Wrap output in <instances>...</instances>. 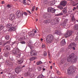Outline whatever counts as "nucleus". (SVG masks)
I'll return each instance as SVG.
<instances>
[{
  "instance_id": "f257e3e1",
  "label": "nucleus",
  "mask_w": 78,
  "mask_h": 78,
  "mask_svg": "<svg viewBox=\"0 0 78 78\" xmlns=\"http://www.w3.org/2000/svg\"><path fill=\"white\" fill-rule=\"evenodd\" d=\"M75 54L73 53L72 54L69 55L67 58V61L68 62H72L73 63L76 62L77 61V58L76 56H74Z\"/></svg>"
},
{
  "instance_id": "f03ea898",
  "label": "nucleus",
  "mask_w": 78,
  "mask_h": 78,
  "mask_svg": "<svg viewBox=\"0 0 78 78\" xmlns=\"http://www.w3.org/2000/svg\"><path fill=\"white\" fill-rule=\"evenodd\" d=\"M54 37L52 35L50 34L46 38V43L47 44H51L53 41Z\"/></svg>"
},
{
  "instance_id": "7ed1b4c3",
  "label": "nucleus",
  "mask_w": 78,
  "mask_h": 78,
  "mask_svg": "<svg viewBox=\"0 0 78 78\" xmlns=\"http://www.w3.org/2000/svg\"><path fill=\"white\" fill-rule=\"evenodd\" d=\"M44 21L46 23H51V24L52 25L55 24L56 23H58L59 22L58 19L57 18H56L55 20H52L51 19H50L49 20H45Z\"/></svg>"
},
{
  "instance_id": "20e7f679",
  "label": "nucleus",
  "mask_w": 78,
  "mask_h": 78,
  "mask_svg": "<svg viewBox=\"0 0 78 78\" xmlns=\"http://www.w3.org/2000/svg\"><path fill=\"white\" fill-rule=\"evenodd\" d=\"M76 67L73 66L70 67L67 69V73L68 75L73 74L76 71Z\"/></svg>"
},
{
  "instance_id": "39448f33",
  "label": "nucleus",
  "mask_w": 78,
  "mask_h": 78,
  "mask_svg": "<svg viewBox=\"0 0 78 78\" xmlns=\"http://www.w3.org/2000/svg\"><path fill=\"white\" fill-rule=\"evenodd\" d=\"M76 47V44L74 43H72L70 44L69 45L68 48L70 49H72L73 48V50H75V47Z\"/></svg>"
},
{
  "instance_id": "423d86ee",
  "label": "nucleus",
  "mask_w": 78,
  "mask_h": 78,
  "mask_svg": "<svg viewBox=\"0 0 78 78\" xmlns=\"http://www.w3.org/2000/svg\"><path fill=\"white\" fill-rule=\"evenodd\" d=\"M13 53L15 55L17 54V56L16 57V59H17L18 58H19L20 56L21 53L19 52L18 49H16L15 51H13Z\"/></svg>"
},
{
  "instance_id": "0eeeda50",
  "label": "nucleus",
  "mask_w": 78,
  "mask_h": 78,
  "mask_svg": "<svg viewBox=\"0 0 78 78\" xmlns=\"http://www.w3.org/2000/svg\"><path fill=\"white\" fill-rule=\"evenodd\" d=\"M72 34V31H69L66 33L65 34V37H66V38L69 37Z\"/></svg>"
},
{
  "instance_id": "6e6552de",
  "label": "nucleus",
  "mask_w": 78,
  "mask_h": 78,
  "mask_svg": "<svg viewBox=\"0 0 78 78\" xmlns=\"http://www.w3.org/2000/svg\"><path fill=\"white\" fill-rule=\"evenodd\" d=\"M68 21V20L67 19H66L65 20V22L62 24V26H68V24H67V22Z\"/></svg>"
},
{
  "instance_id": "1a4fd4ad",
  "label": "nucleus",
  "mask_w": 78,
  "mask_h": 78,
  "mask_svg": "<svg viewBox=\"0 0 78 78\" xmlns=\"http://www.w3.org/2000/svg\"><path fill=\"white\" fill-rule=\"evenodd\" d=\"M21 71V70L19 67H17L15 69V72L16 73L18 74Z\"/></svg>"
},
{
  "instance_id": "9d476101",
  "label": "nucleus",
  "mask_w": 78,
  "mask_h": 78,
  "mask_svg": "<svg viewBox=\"0 0 78 78\" xmlns=\"http://www.w3.org/2000/svg\"><path fill=\"white\" fill-rule=\"evenodd\" d=\"M15 18V15L14 14H12L10 16V17L9 18L10 20L12 21Z\"/></svg>"
},
{
  "instance_id": "9b49d317",
  "label": "nucleus",
  "mask_w": 78,
  "mask_h": 78,
  "mask_svg": "<svg viewBox=\"0 0 78 78\" xmlns=\"http://www.w3.org/2000/svg\"><path fill=\"white\" fill-rule=\"evenodd\" d=\"M9 78H15L17 77V75L15 73L10 75V76H9Z\"/></svg>"
},
{
  "instance_id": "f8f14e48",
  "label": "nucleus",
  "mask_w": 78,
  "mask_h": 78,
  "mask_svg": "<svg viewBox=\"0 0 78 78\" xmlns=\"http://www.w3.org/2000/svg\"><path fill=\"white\" fill-rule=\"evenodd\" d=\"M60 4L61 5H63V6H65L66 4V1H63L60 3Z\"/></svg>"
},
{
  "instance_id": "ddd939ff",
  "label": "nucleus",
  "mask_w": 78,
  "mask_h": 78,
  "mask_svg": "<svg viewBox=\"0 0 78 78\" xmlns=\"http://www.w3.org/2000/svg\"><path fill=\"white\" fill-rule=\"evenodd\" d=\"M29 36L30 37H33L35 35V34L34 32H30L29 33Z\"/></svg>"
},
{
  "instance_id": "4468645a",
  "label": "nucleus",
  "mask_w": 78,
  "mask_h": 78,
  "mask_svg": "<svg viewBox=\"0 0 78 78\" xmlns=\"http://www.w3.org/2000/svg\"><path fill=\"white\" fill-rule=\"evenodd\" d=\"M30 55L32 56H34L37 55V53H34L33 51L32 50L30 52Z\"/></svg>"
},
{
  "instance_id": "2eb2a0df",
  "label": "nucleus",
  "mask_w": 78,
  "mask_h": 78,
  "mask_svg": "<svg viewBox=\"0 0 78 78\" xmlns=\"http://www.w3.org/2000/svg\"><path fill=\"white\" fill-rule=\"evenodd\" d=\"M16 30V28L14 27H11L10 28L9 30V31H15Z\"/></svg>"
},
{
  "instance_id": "dca6fc26",
  "label": "nucleus",
  "mask_w": 78,
  "mask_h": 78,
  "mask_svg": "<svg viewBox=\"0 0 78 78\" xmlns=\"http://www.w3.org/2000/svg\"><path fill=\"white\" fill-rule=\"evenodd\" d=\"M61 43L62 44V45H64L66 44V42L65 41V39H63L61 42Z\"/></svg>"
},
{
  "instance_id": "f3484780",
  "label": "nucleus",
  "mask_w": 78,
  "mask_h": 78,
  "mask_svg": "<svg viewBox=\"0 0 78 78\" xmlns=\"http://www.w3.org/2000/svg\"><path fill=\"white\" fill-rule=\"evenodd\" d=\"M23 62V60L22 59L19 60L18 61V64H21Z\"/></svg>"
},
{
  "instance_id": "a211bd4d",
  "label": "nucleus",
  "mask_w": 78,
  "mask_h": 78,
  "mask_svg": "<svg viewBox=\"0 0 78 78\" xmlns=\"http://www.w3.org/2000/svg\"><path fill=\"white\" fill-rule=\"evenodd\" d=\"M5 49L6 50H9L10 49V46L9 45H8V46H6L5 47Z\"/></svg>"
},
{
  "instance_id": "6ab92c4d",
  "label": "nucleus",
  "mask_w": 78,
  "mask_h": 78,
  "mask_svg": "<svg viewBox=\"0 0 78 78\" xmlns=\"http://www.w3.org/2000/svg\"><path fill=\"white\" fill-rule=\"evenodd\" d=\"M55 34L58 35H60L61 34V32L59 31L56 30L55 32Z\"/></svg>"
},
{
  "instance_id": "aec40b11",
  "label": "nucleus",
  "mask_w": 78,
  "mask_h": 78,
  "mask_svg": "<svg viewBox=\"0 0 78 78\" xmlns=\"http://www.w3.org/2000/svg\"><path fill=\"white\" fill-rule=\"evenodd\" d=\"M74 28L75 30H78V24H76L74 26Z\"/></svg>"
},
{
  "instance_id": "412c9836",
  "label": "nucleus",
  "mask_w": 78,
  "mask_h": 78,
  "mask_svg": "<svg viewBox=\"0 0 78 78\" xmlns=\"http://www.w3.org/2000/svg\"><path fill=\"white\" fill-rule=\"evenodd\" d=\"M67 8L65 7L63 9V12L64 13H66L67 12Z\"/></svg>"
},
{
  "instance_id": "4be33fe9",
  "label": "nucleus",
  "mask_w": 78,
  "mask_h": 78,
  "mask_svg": "<svg viewBox=\"0 0 78 78\" xmlns=\"http://www.w3.org/2000/svg\"><path fill=\"white\" fill-rule=\"evenodd\" d=\"M29 76H30V78H32L35 75L34 73H30V74H29Z\"/></svg>"
},
{
  "instance_id": "5701e85b",
  "label": "nucleus",
  "mask_w": 78,
  "mask_h": 78,
  "mask_svg": "<svg viewBox=\"0 0 78 78\" xmlns=\"http://www.w3.org/2000/svg\"><path fill=\"white\" fill-rule=\"evenodd\" d=\"M12 27V25L11 24H9L8 25H7V26L6 27L7 28H8V27L10 28Z\"/></svg>"
},
{
  "instance_id": "b1692460",
  "label": "nucleus",
  "mask_w": 78,
  "mask_h": 78,
  "mask_svg": "<svg viewBox=\"0 0 78 78\" xmlns=\"http://www.w3.org/2000/svg\"><path fill=\"white\" fill-rule=\"evenodd\" d=\"M44 76L43 75H39V76L37 77V78H44Z\"/></svg>"
},
{
  "instance_id": "393cba45",
  "label": "nucleus",
  "mask_w": 78,
  "mask_h": 78,
  "mask_svg": "<svg viewBox=\"0 0 78 78\" xmlns=\"http://www.w3.org/2000/svg\"><path fill=\"white\" fill-rule=\"evenodd\" d=\"M55 9L54 8H51V12L54 13L55 12Z\"/></svg>"
},
{
  "instance_id": "a878e982",
  "label": "nucleus",
  "mask_w": 78,
  "mask_h": 78,
  "mask_svg": "<svg viewBox=\"0 0 78 78\" xmlns=\"http://www.w3.org/2000/svg\"><path fill=\"white\" fill-rule=\"evenodd\" d=\"M51 9H52V8L49 7V8H48V11L49 12H51Z\"/></svg>"
},
{
  "instance_id": "bb28decb",
  "label": "nucleus",
  "mask_w": 78,
  "mask_h": 78,
  "mask_svg": "<svg viewBox=\"0 0 78 78\" xmlns=\"http://www.w3.org/2000/svg\"><path fill=\"white\" fill-rule=\"evenodd\" d=\"M5 38L7 40H9V35H6V36H5Z\"/></svg>"
},
{
  "instance_id": "cd10ccee",
  "label": "nucleus",
  "mask_w": 78,
  "mask_h": 78,
  "mask_svg": "<svg viewBox=\"0 0 78 78\" xmlns=\"http://www.w3.org/2000/svg\"><path fill=\"white\" fill-rule=\"evenodd\" d=\"M42 62L41 61L38 62L37 63V65H39L42 64Z\"/></svg>"
},
{
  "instance_id": "c85d7f7f",
  "label": "nucleus",
  "mask_w": 78,
  "mask_h": 78,
  "mask_svg": "<svg viewBox=\"0 0 78 78\" xmlns=\"http://www.w3.org/2000/svg\"><path fill=\"white\" fill-rule=\"evenodd\" d=\"M58 7L60 9H63V7L61 5L58 6Z\"/></svg>"
},
{
  "instance_id": "c756f323",
  "label": "nucleus",
  "mask_w": 78,
  "mask_h": 78,
  "mask_svg": "<svg viewBox=\"0 0 78 78\" xmlns=\"http://www.w3.org/2000/svg\"><path fill=\"white\" fill-rule=\"evenodd\" d=\"M63 15V13H58V14H57V16H62Z\"/></svg>"
},
{
  "instance_id": "7c9ffc66",
  "label": "nucleus",
  "mask_w": 78,
  "mask_h": 78,
  "mask_svg": "<svg viewBox=\"0 0 78 78\" xmlns=\"http://www.w3.org/2000/svg\"><path fill=\"white\" fill-rule=\"evenodd\" d=\"M72 20L73 21H74L76 20V19H75V18L74 16H73L72 17Z\"/></svg>"
},
{
  "instance_id": "2f4dec72",
  "label": "nucleus",
  "mask_w": 78,
  "mask_h": 78,
  "mask_svg": "<svg viewBox=\"0 0 78 78\" xmlns=\"http://www.w3.org/2000/svg\"><path fill=\"white\" fill-rule=\"evenodd\" d=\"M30 74V73H28V72L26 73H25V76H27L28 75H29Z\"/></svg>"
},
{
  "instance_id": "473e14b6",
  "label": "nucleus",
  "mask_w": 78,
  "mask_h": 78,
  "mask_svg": "<svg viewBox=\"0 0 78 78\" xmlns=\"http://www.w3.org/2000/svg\"><path fill=\"white\" fill-rule=\"evenodd\" d=\"M35 8V6H34L32 8V12H34Z\"/></svg>"
},
{
  "instance_id": "72a5a7b5",
  "label": "nucleus",
  "mask_w": 78,
  "mask_h": 78,
  "mask_svg": "<svg viewBox=\"0 0 78 78\" xmlns=\"http://www.w3.org/2000/svg\"><path fill=\"white\" fill-rule=\"evenodd\" d=\"M35 59V58L34 57H32L30 58V61H33Z\"/></svg>"
},
{
  "instance_id": "f704fd0d",
  "label": "nucleus",
  "mask_w": 78,
  "mask_h": 78,
  "mask_svg": "<svg viewBox=\"0 0 78 78\" xmlns=\"http://www.w3.org/2000/svg\"><path fill=\"white\" fill-rule=\"evenodd\" d=\"M23 4L25 5H26L27 4V3L26 2V0H23Z\"/></svg>"
},
{
  "instance_id": "c9c22d12",
  "label": "nucleus",
  "mask_w": 78,
  "mask_h": 78,
  "mask_svg": "<svg viewBox=\"0 0 78 78\" xmlns=\"http://www.w3.org/2000/svg\"><path fill=\"white\" fill-rule=\"evenodd\" d=\"M20 43L22 44H25L26 42L24 41H22L20 42Z\"/></svg>"
},
{
  "instance_id": "e433bc0d",
  "label": "nucleus",
  "mask_w": 78,
  "mask_h": 78,
  "mask_svg": "<svg viewBox=\"0 0 78 78\" xmlns=\"http://www.w3.org/2000/svg\"><path fill=\"white\" fill-rule=\"evenodd\" d=\"M13 65V64L12 62L10 63H9V66H12Z\"/></svg>"
},
{
  "instance_id": "4c0bfd02",
  "label": "nucleus",
  "mask_w": 78,
  "mask_h": 78,
  "mask_svg": "<svg viewBox=\"0 0 78 78\" xmlns=\"http://www.w3.org/2000/svg\"><path fill=\"white\" fill-rule=\"evenodd\" d=\"M3 28V27L2 26H0V30H2Z\"/></svg>"
},
{
  "instance_id": "58836bf2",
  "label": "nucleus",
  "mask_w": 78,
  "mask_h": 78,
  "mask_svg": "<svg viewBox=\"0 0 78 78\" xmlns=\"http://www.w3.org/2000/svg\"><path fill=\"white\" fill-rule=\"evenodd\" d=\"M44 56H47V52H44Z\"/></svg>"
},
{
  "instance_id": "ea45409f",
  "label": "nucleus",
  "mask_w": 78,
  "mask_h": 78,
  "mask_svg": "<svg viewBox=\"0 0 78 78\" xmlns=\"http://www.w3.org/2000/svg\"><path fill=\"white\" fill-rule=\"evenodd\" d=\"M9 41H7V42H5V43H4V46L5 45H6V44H8V43H9Z\"/></svg>"
},
{
  "instance_id": "a19ab883",
  "label": "nucleus",
  "mask_w": 78,
  "mask_h": 78,
  "mask_svg": "<svg viewBox=\"0 0 78 78\" xmlns=\"http://www.w3.org/2000/svg\"><path fill=\"white\" fill-rule=\"evenodd\" d=\"M20 13V10H18L16 12V14H19Z\"/></svg>"
},
{
  "instance_id": "79ce46f5",
  "label": "nucleus",
  "mask_w": 78,
  "mask_h": 78,
  "mask_svg": "<svg viewBox=\"0 0 78 78\" xmlns=\"http://www.w3.org/2000/svg\"><path fill=\"white\" fill-rule=\"evenodd\" d=\"M7 6L8 8H10L11 7V5H7Z\"/></svg>"
},
{
  "instance_id": "37998d69",
  "label": "nucleus",
  "mask_w": 78,
  "mask_h": 78,
  "mask_svg": "<svg viewBox=\"0 0 78 78\" xmlns=\"http://www.w3.org/2000/svg\"><path fill=\"white\" fill-rule=\"evenodd\" d=\"M57 73L58 74V75H60L61 74L60 72H59V71H58L57 72Z\"/></svg>"
},
{
  "instance_id": "c03bdc74",
  "label": "nucleus",
  "mask_w": 78,
  "mask_h": 78,
  "mask_svg": "<svg viewBox=\"0 0 78 78\" xmlns=\"http://www.w3.org/2000/svg\"><path fill=\"white\" fill-rule=\"evenodd\" d=\"M45 45H44V44H42V48H44L45 47Z\"/></svg>"
},
{
  "instance_id": "a18cd8bd",
  "label": "nucleus",
  "mask_w": 78,
  "mask_h": 78,
  "mask_svg": "<svg viewBox=\"0 0 78 78\" xmlns=\"http://www.w3.org/2000/svg\"><path fill=\"white\" fill-rule=\"evenodd\" d=\"M23 14H24L25 15V16H27V13H26V12H23Z\"/></svg>"
},
{
  "instance_id": "49530a36",
  "label": "nucleus",
  "mask_w": 78,
  "mask_h": 78,
  "mask_svg": "<svg viewBox=\"0 0 78 78\" xmlns=\"http://www.w3.org/2000/svg\"><path fill=\"white\" fill-rule=\"evenodd\" d=\"M5 3H4V1H2V4H4Z\"/></svg>"
},
{
  "instance_id": "de8ad7c7",
  "label": "nucleus",
  "mask_w": 78,
  "mask_h": 78,
  "mask_svg": "<svg viewBox=\"0 0 78 78\" xmlns=\"http://www.w3.org/2000/svg\"><path fill=\"white\" fill-rule=\"evenodd\" d=\"M75 40H78V36H76V38H75Z\"/></svg>"
},
{
  "instance_id": "09e8293b",
  "label": "nucleus",
  "mask_w": 78,
  "mask_h": 78,
  "mask_svg": "<svg viewBox=\"0 0 78 78\" xmlns=\"http://www.w3.org/2000/svg\"><path fill=\"white\" fill-rule=\"evenodd\" d=\"M76 9V8L75 7H74L73 9V10L74 11L75 9Z\"/></svg>"
},
{
  "instance_id": "8fccbe9b",
  "label": "nucleus",
  "mask_w": 78,
  "mask_h": 78,
  "mask_svg": "<svg viewBox=\"0 0 78 78\" xmlns=\"http://www.w3.org/2000/svg\"><path fill=\"white\" fill-rule=\"evenodd\" d=\"M5 56L6 57H7L8 56V54L6 53L5 54Z\"/></svg>"
},
{
  "instance_id": "3c124183",
  "label": "nucleus",
  "mask_w": 78,
  "mask_h": 78,
  "mask_svg": "<svg viewBox=\"0 0 78 78\" xmlns=\"http://www.w3.org/2000/svg\"><path fill=\"white\" fill-rule=\"evenodd\" d=\"M2 44V41H0V45H1Z\"/></svg>"
},
{
  "instance_id": "603ef678",
  "label": "nucleus",
  "mask_w": 78,
  "mask_h": 78,
  "mask_svg": "<svg viewBox=\"0 0 78 78\" xmlns=\"http://www.w3.org/2000/svg\"><path fill=\"white\" fill-rule=\"evenodd\" d=\"M78 5V3H77L75 4V5Z\"/></svg>"
},
{
  "instance_id": "864d4df0",
  "label": "nucleus",
  "mask_w": 78,
  "mask_h": 78,
  "mask_svg": "<svg viewBox=\"0 0 78 78\" xmlns=\"http://www.w3.org/2000/svg\"><path fill=\"white\" fill-rule=\"evenodd\" d=\"M37 33V31L36 30H35L34 32V34H35V33Z\"/></svg>"
},
{
  "instance_id": "5fc2aeb1",
  "label": "nucleus",
  "mask_w": 78,
  "mask_h": 78,
  "mask_svg": "<svg viewBox=\"0 0 78 78\" xmlns=\"http://www.w3.org/2000/svg\"><path fill=\"white\" fill-rule=\"evenodd\" d=\"M47 14H45V15H44V16L45 17H47L46 16H47Z\"/></svg>"
},
{
  "instance_id": "6e6d98bb",
  "label": "nucleus",
  "mask_w": 78,
  "mask_h": 78,
  "mask_svg": "<svg viewBox=\"0 0 78 78\" xmlns=\"http://www.w3.org/2000/svg\"><path fill=\"white\" fill-rule=\"evenodd\" d=\"M28 12L30 14H31V12L30 11H28Z\"/></svg>"
},
{
  "instance_id": "4d7b16f0",
  "label": "nucleus",
  "mask_w": 78,
  "mask_h": 78,
  "mask_svg": "<svg viewBox=\"0 0 78 78\" xmlns=\"http://www.w3.org/2000/svg\"><path fill=\"white\" fill-rule=\"evenodd\" d=\"M15 44V42H12V45Z\"/></svg>"
},
{
  "instance_id": "13d9d810",
  "label": "nucleus",
  "mask_w": 78,
  "mask_h": 78,
  "mask_svg": "<svg viewBox=\"0 0 78 78\" xmlns=\"http://www.w3.org/2000/svg\"><path fill=\"white\" fill-rule=\"evenodd\" d=\"M25 67V66L24 65L22 66V68H24Z\"/></svg>"
},
{
  "instance_id": "bf43d9fd",
  "label": "nucleus",
  "mask_w": 78,
  "mask_h": 78,
  "mask_svg": "<svg viewBox=\"0 0 78 78\" xmlns=\"http://www.w3.org/2000/svg\"><path fill=\"white\" fill-rule=\"evenodd\" d=\"M37 7L36 8V9H35V10L36 11H37Z\"/></svg>"
},
{
  "instance_id": "052dcab7",
  "label": "nucleus",
  "mask_w": 78,
  "mask_h": 78,
  "mask_svg": "<svg viewBox=\"0 0 78 78\" xmlns=\"http://www.w3.org/2000/svg\"><path fill=\"white\" fill-rule=\"evenodd\" d=\"M33 48H34L33 47L32 48H30V49L32 50V49H33Z\"/></svg>"
},
{
  "instance_id": "680f3d73",
  "label": "nucleus",
  "mask_w": 78,
  "mask_h": 78,
  "mask_svg": "<svg viewBox=\"0 0 78 78\" xmlns=\"http://www.w3.org/2000/svg\"><path fill=\"white\" fill-rule=\"evenodd\" d=\"M41 41H42L43 40V39L42 38H41Z\"/></svg>"
},
{
  "instance_id": "e2e57ef3",
  "label": "nucleus",
  "mask_w": 78,
  "mask_h": 78,
  "mask_svg": "<svg viewBox=\"0 0 78 78\" xmlns=\"http://www.w3.org/2000/svg\"><path fill=\"white\" fill-rule=\"evenodd\" d=\"M45 70V69H43V71H44Z\"/></svg>"
},
{
  "instance_id": "0e129e2a",
  "label": "nucleus",
  "mask_w": 78,
  "mask_h": 78,
  "mask_svg": "<svg viewBox=\"0 0 78 78\" xmlns=\"http://www.w3.org/2000/svg\"><path fill=\"white\" fill-rule=\"evenodd\" d=\"M61 63L62 64H63V62H62V61H61Z\"/></svg>"
},
{
  "instance_id": "69168bd1",
  "label": "nucleus",
  "mask_w": 78,
  "mask_h": 78,
  "mask_svg": "<svg viewBox=\"0 0 78 78\" xmlns=\"http://www.w3.org/2000/svg\"><path fill=\"white\" fill-rule=\"evenodd\" d=\"M3 73V72H1V74H2Z\"/></svg>"
},
{
  "instance_id": "338daca9",
  "label": "nucleus",
  "mask_w": 78,
  "mask_h": 78,
  "mask_svg": "<svg viewBox=\"0 0 78 78\" xmlns=\"http://www.w3.org/2000/svg\"><path fill=\"white\" fill-rule=\"evenodd\" d=\"M52 66H51V69H52Z\"/></svg>"
},
{
  "instance_id": "774afa93",
  "label": "nucleus",
  "mask_w": 78,
  "mask_h": 78,
  "mask_svg": "<svg viewBox=\"0 0 78 78\" xmlns=\"http://www.w3.org/2000/svg\"><path fill=\"white\" fill-rule=\"evenodd\" d=\"M76 21L78 22V20H76Z\"/></svg>"
}]
</instances>
